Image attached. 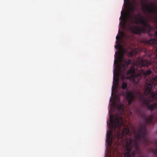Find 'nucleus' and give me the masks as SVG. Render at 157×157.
Returning <instances> with one entry per match:
<instances>
[{
  "label": "nucleus",
  "mask_w": 157,
  "mask_h": 157,
  "mask_svg": "<svg viewBox=\"0 0 157 157\" xmlns=\"http://www.w3.org/2000/svg\"><path fill=\"white\" fill-rule=\"evenodd\" d=\"M125 109H109V124L110 128L107 133L106 141L108 145H111L113 142V137L112 131L116 132V137L118 140L121 139L123 141L124 140L126 144L124 157H143L139 155L141 153L140 144L147 146L150 144L149 139L147 137L146 126L147 124H154L157 121V109H148V111L151 114L147 117L145 113L141 114L144 123L142 124L136 132L132 127V134H129L128 127H125L123 118L121 115Z\"/></svg>",
  "instance_id": "f257e3e1"
},
{
  "label": "nucleus",
  "mask_w": 157,
  "mask_h": 157,
  "mask_svg": "<svg viewBox=\"0 0 157 157\" xmlns=\"http://www.w3.org/2000/svg\"><path fill=\"white\" fill-rule=\"evenodd\" d=\"M132 15L130 14L128 19V22L127 24L129 29L133 33L140 34L142 33L147 32L150 36L153 35L150 33L151 27L148 23V16L145 18L144 16L138 13L136 15L135 20L134 21L132 18Z\"/></svg>",
  "instance_id": "f03ea898"
},
{
  "label": "nucleus",
  "mask_w": 157,
  "mask_h": 157,
  "mask_svg": "<svg viewBox=\"0 0 157 157\" xmlns=\"http://www.w3.org/2000/svg\"><path fill=\"white\" fill-rule=\"evenodd\" d=\"M154 81L146 85L144 93L147 96L150 94L148 97L147 98L144 95L139 93V99L144 105L147 108H155L153 107L152 102L157 99V76Z\"/></svg>",
  "instance_id": "7ed1b4c3"
},
{
  "label": "nucleus",
  "mask_w": 157,
  "mask_h": 157,
  "mask_svg": "<svg viewBox=\"0 0 157 157\" xmlns=\"http://www.w3.org/2000/svg\"><path fill=\"white\" fill-rule=\"evenodd\" d=\"M131 74L130 76H128L126 77L127 79L133 81L135 83H138L140 81L141 78L140 74H135V71L134 69L132 68H130L127 72V74Z\"/></svg>",
  "instance_id": "20e7f679"
},
{
  "label": "nucleus",
  "mask_w": 157,
  "mask_h": 157,
  "mask_svg": "<svg viewBox=\"0 0 157 157\" xmlns=\"http://www.w3.org/2000/svg\"><path fill=\"white\" fill-rule=\"evenodd\" d=\"M131 62L132 60L130 59H128L127 60L124 59V60L123 63H121V65L119 64L118 62H117L116 64L118 70L120 71L122 69V67L124 68L125 66H128L131 63Z\"/></svg>",
  "instance_id": "39448f33"
},
{
  "label": "nucleus",
  "mask_w": 157,
  "mask_h": 157,
  "mask_svg": "<svg viewBox=\"0 0 157 157\" xmlns=\"http://www.w3.org/2000/svg\"><path fill=\"white\" fill-rule=\"evenodd\" d=\"M126 98L128 101V104L130 105L134 99L135 94L134 92L132 91L127 92Z\"/></svg>",
  "instance_id": "423d86ee"
},
{
  "label": "nucleus",
  "mask_w": 157,
  "mask_h": 157,
  "mask_svg": "<svg viewBox=\"0 0 157 157\" xmlns=\"http://www.w3.org/2000/svg\"><path fill=\"white\" fill-rule=\"evenodd\" d=\"M145 11L151 14H154L156 13L155 8L153 6L146 5L145 7Z\"/></svg>",
  "instance_id": "0eeeda50"
},
{
  "label": "nucleus",
  "mask_w": 157,
  "mask_h": 157,
  "mask_svg": "<svg viewBox=\"0 0 157 157\" xmlns=\"http://www.w3.org/2000/svg\"><path fill=\"white\" fill-rule=\"evenodd\" d=\"M118 154H121L120 152H119L118 149L117 148H113L110 150V155L111 156L113 155V157H117V155Z\"/></svg>",
  "instance_id": "6e6552de"
},
{
  "label": "nucleus",
  "mask_w": 157,
  "mask_h": 157,
  "mask_svg": "<svg viewBox=\"0 0 157 157\" xmlns=\"http://www.w3.org/2000/svg\"><path fill=\"white\" fill-rule=\"evenodd\" d=\"M151 64L147 60L142 59L139 62V64L141 67H143L144 66H148Z\"/></svg>",
  "instance_id": "1a4fd4ad"
},
{
  "label": "nucleus",
  "mask_w": 157,
  "mask_h": 157,
  "mask_svg": "<svg viewBox=\"0 0 157 157\" xmlns=\"http://www.w3.org/2000/svg\"><path fill=\"white\" fill-rule=\"evenodd\" d=\"M147 43L148 44L155 45L157 44V40L155 38H151L149 40H147Z\"/></svg>",
  "instance_id": "9d476101"
},
{
  "label": "nucleus",
  "mask_w": 157,
  "mask_h": 157,
  "mask_svg": "<svg viewBox=\"0 0 157 157\" xmlns=\"http://www.w3.org/2000/svg\"><path fill=\"white\" fill-rule=\"evenodd\" d=\"M122 107L121 106L120 107H116L117 106V102L115 100H113L111 102L109 108H124V105H122Z\"/></svg>",
  "instance_id": "9b49d317"
},
{
  "label": "nucleus",
  "mask_w": 157,
  "mask_h": 157,
  "mask_svg": "<svg viewBox=\"0 0 157 157\" xmlns=\"http://www.w3.org/2000/svg\"><path fill=\"white\" fill-rule=\"evenodd\" d=\"M152 73V71L150 70H147L146 71H143L142 72L143 75L145 76H147L148 75H151Z\"/></svg>",
  "instance_id": "f8f14e48"
},
{
  "label": "nucleus",
  "mask_w": 157,
  "mask_h": 157,
  "mask_svg": "<svg viewBox=\"0 0 157 157\" xmlns=\"http://www.w3.org/2000/svg\"><path fill=\"white\" fill-rule=\"evenodd\" d=\"M116 39L117 40L116 41V42L117 43V45L119 47H120L121 46V38L120 36H118V35H117L116 37Z\"/></svg>",
  "instance_id": "ddd939ff"
},
{
  "label": "nucleus",
  "mask_w": 157,
  "mask_h": 157,
  "mask_svg": "<svg viewBox=\"0 0 157 157\" xmlns=\"http://www.w3.org/2000/svg\"><path fill=\"white\" fill-rule=\"evenodd\" d=\"M130 11L133 14L134 13L136 10V7L134 4H132L131 7L129 8Z\"/></svg>",
  "instance_id": "4468645a"
},
{
  "label": "nucleus",
  "mask_w": 157,
  "mask_h": 157,
  "mask_svg": "<svg viewBox=\"0 0 157 157\" xmlns=\"http://www.w3.org/2000/svg\"><path fill=\"white\" fill-rule=\"evenodd\" d=\"M113 82H114V83L115 85H117L119 82V78L118 77H116L115 76V74L114 73L113 77Z\"/></svg>",
  "instance_id": "2eb2a0df"
},
{
  "label": "nucleus",
  "mask_w": 157,
  "mask_h": 157,
  "mask_svg": "<svg viewBox=\"0 0 157 157\" xmlns=\"http://www.w3.org/2000/svg\"><path fill=\"white\" fill-rule=\"evenodd\" d=\"M155 146L156 148L155 149L152 148L151 151L154 154L157 155V143H155Z\"/></svg>",
  "instance_id": "dca6fc26"
},
{
  "label": "nucleus",
  "mask_w": 157,
  "mask_h": 157,
  "mask_svg": "<svg viewBox=\"0 0 157 157\" xmlns=\"http://www.w3.org/2000/svg\"><path fill=\"white\" fill-rule=\"evenodd\" d=\"M127 87V85L125 82H123L122 85V88L123 89H125Z\"/></svg>",
  "instance_id": "f3484780"
},
{
  "label": "nucleus",
  "mask_w": 157,
  "mask_h": 157,
  "mask_svg": "<svg viewBox=\"0 0 157 157\" xmlns=\"http://www.w3.org/2000/svg\"><path fill=\"white\" fill-rule=\"evenodd\" d=\"M156 23H157V17L156 18ZM155 35H156V36H157V31H155Z\"/></svg>",
  "instance_id": "a211bd4d"
},
{
  "label": "nucleus",
  "mask_w": 157,
  "mask_h": 157,
  "mask_svg": "<svg viewBox=\"0 0 157 157\" xmlns=\"http://www.w3.org/2000/svg\"><path fill=\"white\" fill-rule=\"evenodd\" d=\"M117 76H119V74L118 73H117Z\"/></svg>",
  "instance_id": "6ab92c4d"
},
{
  "label": "nucleus",
  "mask_w": 157,
  "mask_h": 157,
  "mask_svg": "<svg viewBox=\"0 0 157 157\" xmlns=\"http://www.w3.org/2000/svg\"><path fill=\"white\" fill-rule=\"evenodd\" d=\"M130 54H131V56H133V53L132 52H131L130 53Z\"/></svg>",
  "instance_id": "aec40b11"
},
{
  "label": "nucleus",
  "mask_w": 157,
  "mask_h": 157,
  "mask_svg": "<svg viewBox=\"0 0 157 157\" xmlns=\"http://www.w3.org/2000/svg\"><path fill=\"white\" fill-rule=\"evenodd\" d=\"M110 157H113V155H112L111 156H110Z\"/></svg>",
  "instance_id": "412c9836"
},
{
  "label": "nucleus",
  "mask_w": 157,
  "mask_h": 157,
  "mask_svg": "<svg viewBox=\"0 0 157 157\" xmlns=\"http://www.w3.org/2000/svg\"><path fill=\"white\" fill-rule=\"evenodd\" d=\"M122 11L121 12V16H122Z\"/></svg>",
  "instance_id": "4be33fe9"
},
{
  "label": "nucleus",
  "mask_w": 157,
  "mask_h": 157,
  "mask_svg": "<svg viewBox=\"0 0 157 157\" xmlns=\"http://www.w3.org/2000/svg\"><path fill=\"white\" fill-rule=\"evenodd\" d=\"M113 86H112V88H113Z\"/></svg>",
  "instance_id": "5701e85b"
}]
</instances>
